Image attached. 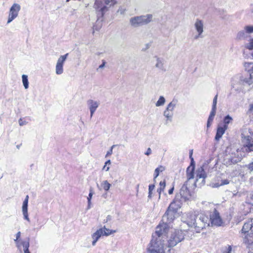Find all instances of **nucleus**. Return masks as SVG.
Segmentation results:
<instances>
[{"instance_id": "nucleus-1", "label": "nucleus", "mask_w": 253, "mask_h": 253, "mask_svg": "<svg viewBox=\"0 0 253 253\" xmlns=\"http://www.w3.org/2000/svg\"><path fill=\"white\" fill-rule=\"evenodd\" d=\"M210 217L209 218L207 216L202 213L198 215L192 214L188 218L187 224L190 227H194L197 232H200L206 226H209L210 223L212 226H219L221 225L222 219L219 213L215 209L210 214Z\"/></svg>"}, {"instance_id": "nucleus-2", "label": "nucleus", "mask_w": 253, "mask_h": 253, "mask_svg": "<svg viewBox=\"0 0 253 253\" xmlns=\"http://www.w3.org/2000/svg\"><path fill=\"white\" fill-rule=\"evenodd\" d=\"M247 153L241 151V149H236L230 147H227L225 151V159L228 160L227 164H235L240 162L243 157H245Z\"/></svg>"}, {"instance_id": "nucleus-3", "label": "nucleus", "mask_w": 253, "mask_h": 253, "mask_svg": "<svg viewBox=\"0 0 253 253\" xmlns=\"http://www.w3.org/2000/svg\"><path fill=\"white\" fill-rule=\"evenodd\" d=\"M243 146L241 151L248 154L253 151V133L247 128L243 129L241 133Z\"/></svg>"}, {"instance_id": "nucleus-4", "label": "nucleus", "mask_w": 253, "mask_h": 253, "mask_svg": "<svg viewBox=\"0 0 253 253\" xmlns=\"http://www.w3.org/2000/svg\"><path fill=\"white\" fill-rule=\"evenodd\" d=\"M117 3L116 0H96L94 4L98 17H103L109 8Z\"/></svg>"}, {"instance_id": "nucleus-5", "label": "nucleus", "mask_w": 253, "mask_h": 253, "mask_svg": "<svg viewBox=\"0 0 253 253\" xmlns=\"http://www.w3.org/2000/svg\"><path fill=\"white\" fill-rule=\"evenodd\" d=\"M252 84L251 81H249L244 74H238L235 76L231 81V86L236 91L241 92L244 89V86L246 84L251 85Z\"/></svg>"}, {"instance_id": "nucleus-6", "label": "nucleus", "mask_w": 253, "mask_h": 253, "mask_svg": "<svg viewBox=\"0 0 253 253\" xmlns=\"http://www.w3.org/2000/svg\"><path fill=\"white\" fill-rule=\"evenodd\" d=\"M164 240L161 238H155L152 235V239L148 245L147 251L149 253H165Z\"/></svg>"}, {"instance_id": "nucleus-7", "label": "nucleus", "mask_w": 253, "mask_h": 253, "mask_svg": "<svg viewBox=\"0 0 253 253\" xmlns=\"http://www.w3.org/2000/svg\"><path fill=\"white\" fill-rule=\"evenodd\" d=\"M242 233L245 237L244 242L247 244L253 242V218L248 219L244 224L242 229Z\"/></svg>"}, {"instance_id": "nucleus-8", "label": "nucleus", "mask_w": 253, "mask_h": 253, "mask_svg": "<svg viewBox=\"0 0 253 253\" xmlns=\"http://www.w3.org/2000/svg\"><path fill=\"white\" fill-rule=\"evenodd\" d=\"M153 15L150 14L134 16L129 20V23L131 26L137 28L143 25H147L152 20Z\"/></svg>"}, {"instance_id": "nucleus-9", "label": "nucleus", "mask_w": 253, "mask_h": 253, "mask_svg": "<svg viewBox=\"0 0 253 253\" xmlns=\"http://www.w3.org/2000/svg\"><path fill=\"white\" fill-rule=\"evenodd\" d=\"M184 238L183 232L182 230H176L173 232L168 240L169 247H173L178 243L181 242Z\"/></svg>"}, {"instance_id": "nucleus-10", "label": "nucleus", "mask_w": 253, "mask_h": 253, "mask_svg": "<svg viewBox=\"0 0 253 253\" xmlns=\"http://www.w3.org/2000/svg\"><path fill=\"white\" fill-rule=\"evenodd\" d=\"M116 231L110 230L104 226L103 228H101L97 230L95 233H94L91 237L93 239L92 242V246H94L96 245V242L99 239L101 236H109L113 233H115Z\"/></svg>"}, {"instance_id": "nucleus-11", "label": "nucleus", "mask_w": 253, "mask_h": 253, "mask_svg": "<svg viewBox=\"0 0 253 253\" xmlns=\"http://www.w3.org/2000/svg\"><path fill=\"white\" fill-rule=\"evenodd\" d=\"M205 167V165L200 167L198 168L196 172V179L195 182V185H196L197 183L198 182L200 179H202L201 182L199 184V185H203L205 183V178L207 177V174L205 172V169L204 167Z\"/></svg>"}, {"instance_id": "nucleus-12", "label": "nucleus", "mask_w": 253, "mask_h": 253, "mask_svg": "<svg viewBox=\"0 0 253 253\" xmlns=\"http://www.w3.org/2000/svg\"><path fill=\"white\" fill-rule=\"evenodd\" d=\"M20 8V5L18 3H14L12 5L9 12L8 18L7 22V24L10 23L17 17Z\"/></svg>"}, {"instance_id": "nucleus-13", "label": "nucleus", "mask_w": 253, "mask_h": 253, "mask_svg": "<svg viewBox=\"0 0 253 253\" xmlns=\"http://www.w3.org/2000/svg\"><path fill=\"white\" fill-rule=\"evenodd\" d=\"M168 230V225L163 223L162 224H159L157 226L155 235L157 237L156 238H160L163 239L164 236H166V233H167Z\"/></svg>"}, {"instance_id": "nucleus-14", "label": "nucleus", "mask_w": 253, "mask_h": 253, "mask_svg": "<svg viewBox=\"0 0 253 253\" xmlns=\"http://www.w3.org/2000/svg\"><path fill=\"white\" fill-rule=\"evenodd\" d=\"M244 67L248 74H244L247 79L253 83V62H244Z\"/></svg>"}, {"instance_id": "nucleus-15", "label": "nucleus", "mask_w": 253, "mask_h": 253, "mask_svg": "<svg viewBox=\"0 0 253 253\" xmlns=\"http://www.w3.org/2000/svg\"><path fill=\"white\" fill-rule=\"evenodd\" d=\"M175 213L176 212L168 209L163 216L162 221L165 224L168 225V224L171 223L174 220Z\"/></svg>"}, {"instance_id": "nucleus-16", "label": "nucleus", "mask_w": 253, "mask_h": 253, "mask_svg": "<svg viewBox=\"0 0 253 253\" xmlns=\"http://www.w3.org/2000/svg\"><path fill=\"white\" fill-rule=\"evenodd\" d=\"M179 193L182 196L184 202L189 200L191 195L187 187V182H185L182 185L181 189H180Z\"/></svg>"}, {"instance_id": "nucleus-17", "label": "nucleus", "mask_w": 253, "mask_h": 253, "mask_svg": "<svg viewBox=\"0 0 253 253\" xmlns=\"http://www.w3.org/2000/svg\"><path fill=\"white\" fill-rule=\"evenodd\" d=\"M87 105L90 111V118H91L100 105L99 101L89 99L87 101Z\"/></svg>"}, {"instance_id": "nucleus-18", "label": "nucleus", "mask_w": 253, "mask_h": 253, "mask_svg": "<svg viewBox=\"0 0 253 253\" xmlns=\"http://www.w3.org/2000/svg\"><path fill=\"white\" fill-rule=\"evenodd\" d=\"M28 203L26 201H23L22 211V213L24 216V219L26 220L27 221L30 222V218H29V215L28 212Z\"/></svg>"}, {"instance_id": "nucleus-19", "label": "nucleus", "mask_w": 253, "mask_h": 253, "mask_svg": "<svg viewBox=\"0 0 253 253\" xmlns=\"http://www.w3.org/2000/svg\"><path fill=\"white\" fill-rule=\"evenodd\" d=\"M195 28L199 35H202L203 32L204 24L202 20L200 19H197L195 24Z\"/></svg>"}, {"instance_id": "nucleus-20", "label": "nucleus", "mask_w": 253, "mask_h": 253, "mask_svg": "<svg viewBox=\"0 0 253 253\" xmlns=\"http://www.w3.org/2000/svg\"><path fill=\"white\" fill-rule=\"evenodd\" d=\"M182 204L181 203L176 202L175 201H173L170 204L168 207V209L175 212H176L181 207Z\"/></svg>"}, {"instance_id": "nucleus-21", "label": "nucleus", "mask_w": 253, "mask_h": 253, "mask_svg": "<svg viewBox=\"0 0 253 253\" xmlns=\"http://www.w3.org/2000/svg\"><path fill=\"white\" fill-rule=\"evenodd\" d=\"M227 129L226 126L218 127L217 129L216 135L215 136V140L219 141L222 137L223 134L225 133V130Z\"/></svg>"}, {"instance_id": "nucleus-22", "label": "nucleus", "mask_w": 253, "mask_h": 253, "mask_svg": "<svg viewBox=\"0 0 253 253\" xmlns=\"http://www.w3.org/2000/svg\"><path fill=\"white\" fill-rule=\"evenodd\" d=\"M195 168L193 167H188L186 170V175L188 180L194 177Z\"/></svg>"}, {"instance_id": "nucleus-23", "label": "nucleus", "mask_w": 253, "mask_h": 253, "mask_svg": "<svg viewBox=\"0 0 253 253\" xmlns=\"http://www.w3.org/2000/svg\"><path fill=\"white\" fill-rule=\"evenodd\" d=\"M164 64V60L162 58L156 57V63L155 67L162 71H166V70Z\"/></svg>"}, {"instance_id": "nucleus-24", "label": "nucleus", "mask_w": 253, "mask_h": 253, "mask_svg": "<svg viewBox=\"0 0 253 253\" xmlns=\"http://www.w3.org/2000/svg\"><path fill=\"white\" fill-rule=\"evenodd\" d=\"M177 100L173 99L167 106L166 109L170 111L171 112H173V110L176 107L177 103Z\"/></svg>"}, {"instance_id": "nucleus-25", "label": "nucleus", "mask_w": 253, "mask_h": 253, "mask_svg": "<svg viewBox=\"0 0 253 253\" xmlns=\"http://www.w3.org/2000/svg\"><path fill=\"white\" fill-rule=\"evenodd\" d=\"M69 53H66L64 55H61L57 60L56 64L59 65H62L63 66L64 63L66 61Z\"/></svg>"}, {"instance_id": "nucleus-26", "label": "nucleus", "mask_w": 253, "mask_h": 253, "mask_svg": "<svg viewBox=\"0 0 253 253\" xmlns=\"http://www.w3.org/2000/svg\"><path fill=\"white\" fill-rule=\"evenodd\" d=\"M164 170H165V168L162 166H160L155 169L154 173V181H155V179L159 176L160 172H162Z\"/></svg>"}, {"instance_id": "nucleus-27", "label": "nucleus", "mask_w": 253, "mask_h": 253, "mask_svg": "<svg viewBox=\"0 0 253 253\" xmlns=\"http://www.w3.org/2000/svg\"><path fill=\"white\" fill-rule=\"evenodd\" d=\"M22 83L24 86L25 89H27L29 87V81L28 76L26 75H23L22 76Z\"/></svg>"}, {"instance_id": "nucleus-28", "label": "nucleus", "mask_w": 253, "mask_h": 253, "mask_svg": "<svg viewBox=\"0 0 253 253\" xmlns=\"http://www.w3.org/2000/svg\"><path fill=\"white\" fill-rule=\"evenodd\" d=\"M247 38V35L244 31H239L237 33V36H236L237 39L239 40L245 39Z\"/></svg>"}, {"instance_id": "nucleus-29", "label": "nucleus", "mask_w": 253, "mask_h": 253, "mask_svg": "<svg viewBox=\"0 0 253 253\" xmlns=\"http://www.w3.org/2000/svg\"><path fill=\"white\" fill-rule=\"evenodd\" d=\"M160 187L157 190V191L159 194V198H160L161 192L162 191H164L166 187V181L165 180L163 181H161L160 182Z\"/></svg>"}, {"instance_id": "nucleus-30", "label": "nucleus", "mask_w": 253, "mask_h": 253, "mask_svg": "<svg viewBox=\"0 0 253 253\" xmlns=\"http://www.w3.org/2000/svg\"><path fill=\"white\" fill-rule=\"evenodd\" d=\"M101 185L102 186L104 190H105L106 191H108L110 189V187L111 186V184H110L107 180L103 181Z\"/></svg>"}, {"instance_id": "nucleus-31", "label": "nucleus", "mask_w": 253, "mask_h": 253, "mask_svg": "<svg viewBox=\"0 0 253 253\" xmlns=\"http://www.w3.org/2000/svg\"><path fill=\"white\" fill-rule=\"evenodd\" d=\"M173 114V112L169 111L167 109H166V110L164 112V116L168 120H171Z\"/></svg>"}, {"instance_id": "nucleus-32", "label": "nucleus", "mask_w": 253, "mask_h": 253, "mask_svg": "<svg viewBox=\"0 0 253 253\" xmlns=\"http://www.w3.org/2000/svg\"><path fill=\"white\" fill-rule=\"evenodd\" d=\"M165 102H166V99L164 98V97L163 96H161L159 97V100L156 103V106L157 107L163 106L164 105Z\"/></svg>"}, {"instance_id": "nucleus-33", "label": "nucleus", "mask_w": 253, "mask_h": 253, "mask_svg": "<svg viewBox=\"0 0 253 253\" xmlns=\"http://www.w3.org/2000/svg\"><path fill=\"white\" fill-rule=\"evenodd\" d=\"M173 200L176 202L181 203V204H182L183 202H184L182 196L179 192L175 195Z\"/></svg>"}, {"instance_id": "nucleus-34", "label": "nucleus", "mask_w": 253, "mask_h": 253, "mask_svg": "<svg viewBox=\"0 0 253 253\" xmlns=\"http://www.w3.org/2000/svg\"><path fill=\"white\" fill-rule=\"evenodd\" d=\"M55 72L57 75H61L63 73V66L56 64L55 67Z\"/></svg>"}, {"instance_id": "nucleus-35", "label": "nucleus", "mask_w": 253, "mask_h": 253, "mask_svg": "<svg viewBox=\"0 0 253 253\" xmlns=\"http://www.w3.org/2000/svg\"><path fill=\"white\" fill-rule=\"evenodd\" d=\"M232 120V118L229 115L226 116L223 120L224 126H226V128H227V125L230 123V121Z\"/></svg>"}, {"instance_id": "nucleus-36", "label": "nucleus", "mask_w": 253, "mask_h": 253, "mask_svg": "<svg viewBox=\"0 0 253 253\" xmlns=\"http://www.w3.org/2000/svg\"><path fill=\"white\" fill-rule=\"evenodd\" d=\"M245 47L249 50L253 49V38L250 39L249 42L245 44Z\"/></svg>"}, {"instance_id": "nucleus-37", "label": "nucleus", "mask_w": 253, "mask_h": 253, "mask_svg": "<svg viewBox=\"0 0 253 253\" xmlns=\"http://www.w3.org/2000/svg\"><path fill=\"white\" fill-rule=\"evenodd\" d=\"M22 246L24 248V252H30L29 250V241L27 242H22Z\"/></svg>"}, {"instance_id": "nucleus-38", "label": "nucleus", "mask_w": 253, "mask_h": 253, "mask_svg": "<svg viewBox=\"0 0 253 253\" xmlns=\"http://www.w3.org/2000/svg\"><path fill=\"white\" fill-rule=\"evenodd\" d=\"M246 32L247 33H253V26H246L244 28Z\"/></svg>"}, {"instance_id": "nucleus-39", "label": "nucleus", "mask_w": 253, "mask_h": 253, "mask_svg": "<svg viewBox=\"0 0 253 253\" xmlns=\"http://www.w3.org/2000/svg\"><path fill=\"white\" fill-rule=\"evenodd\" d=\"M229 183V181L228 179H224V180H221L220 184L217 183V184H215V185L216 187H219L220 186L227 185Z\"/></svg>"}, {"instance_id": "nucleus-40", "label": "nucleus", "mask_w": 253, "mask_h": 253, "mask_svg": "<svg viewBox=\"0 0 253 253\" xmlns=\"http://www.w3.org/2000/svg\"><path fill=\"white\" fill-rule=\"evenodd\" d=\"M155 188L154 184H151L149 185V195L148 198H151L152 197V192Z\"/></svg>"}, {"instance_id": "nucleus-41", "label": "nucleus", "mask_w": 253, "mask_h": 253, "mask_svg": "<svg viewBox=\"0 0 253 253\" xmlns=\"http://www.w3.org/2000/svg\"><path fill=\"white\" fill-rule=\"evenodd\" d=\"M245 167L249 170L250 173L253 171V162H251L250 164L246 165Z\"/></svg>"}, {"instance_id": "nucleus-42", "label": "nucleus", "mask_w": 253, "mask_h": 253, "mask_svg": "<svg viewBox=\"0 0 253 253\" xmlns=\"http://www.w3.org/2000/svg\"><path fill=\"white\" fill-rule=\"evenodd\" d=\"M217 94H216L214 97L213 98V102H212V109H216V104H217Z\"/></svg>"}, {"instance_id": "nucleus-43", "label": "nucleus", "mask_w": 253, "mask_h": 253, "mask_svg": "<svg viewBox=\"0 0 253 253\" xmlns=\"http://www.w3.org/2000/svg\"><path fill=\"white\" fill-rule=\"evenodd\" d=\"M126 11V9L123 6H121L118 10L117 12L120 13L121 14H124L125 13Z\"/></svg>"}, {"instance_id": "nucleus-44", "label": "nucleus", "mask_w": 253, "mask_h": 253, "mask_svg": "<svg viewBox=\"0 0 253 253\" xmlns=\"http://www.w3.org/2000/svg\"><path fill=\"white\" fill-rule=\"evenodd\" d=\"M19 124L20 126L26 125L27 124V122L24 121L22 119L20 118L18 121Z\"/></svg>"}, {"instance_id": "nucleus-45", "label": "nucleus", "mask_w": 253, "mask_h": 253, "mask_svg": "<svg viewBox=\"0 0 253 253\" xmlns=\"http://www.w3.org/2000/svg\"><path fill=\"white\" fill-rule=\"evenodd\" d=\"M115 146V145H113L110 148L109 150H108L107 152V154L105 156L106 157H108V156L111 155L113 153V148Z\"/></svg>"}, {"instance_id": "nucleus-46", "label": "nucleus", "mask_w": 253, "mask_h": 253, "mask_svg": "<svg viewBox=\"0 0 253 253\" xmlns=\"http://www.w3.org/2000/svg\"><path fill=\"white\" fill-rule=\"evenodd\" d=\"M216 109L212 108L209 116L214 118L216 114Z\"/></svg>"}, {"instance_id": "nucleus-47", "label": "nucleus", "mask_w": 253, "mask_h": 253, "mask_svg": "<svg viewBox=\"0 0 253 253\" xmlns=\"http://www.w3.org/2000/svg\"><path fill=\"white\" fill-rule=\"evenodd\" d=\"M93 195V192L92 189H90L89 193L88 194V196L87 197V201H91L92 197Z\"/></svg>"}, {"instance_id": "nucleus-48", "label": "nucleus", "mask_w": 253, "mask_h": 253, "mask_svg": "<svg viewBox=\"0 0 253 253\" xmlns=\"http://www.w3.org/2000/svg\"><path fill=\"white\" fill-rule=\"evenodd\" d=\"M21 235V232L20 231L18 232L16 234V239L14 240L15 242H17V240L19 239Z\"/></svg>"}, {"instance_id": "nucleus-49", "label": "nucleus", "mask_w": 253, "mask_h": 253, "mask_svg": "<svg viewBox=\"0 0 253 253\" xmlns=\"http://www.w3.org/2000/svg\"><path fill=\"white\" fill-rule=\"evenodd\" d=\"M190 160L191 163L189 167H193L195 168V164L193 158H191V159H190Z\"/></svg>"}, {"instance_id": "nucleus-50", "label": "nucleus", "mask_w": 253, "mask_h": 253, "mask_svg": "<svg viewBox=\"0 0 253 253\" xmlns=\"http://www.w3.org/2000/svg\"><path fill=\"white\" fill-rule=\"evenodd\" d=\"M232 251V247L231 246H228L227 248V251L223 253H231Z\"/></svg>"}, {"instance_id": "nucleus-51", "label": "nucleus", "mask_w": 253, "mask_h": 253, "mask_svg": "<svg viewBox=\"0 0 253 253\" xmlns=\"http://www.w3.org/2000/svg\"><path fill=\"white\" fill-rule=\"evenodd\" d=\"M152 153V150L150 148H148L146 151V152L145 153V154L147 156L150 155Z\"/></svg>"}, {"instance_id": "nucleus-52", "label": "nucleus", "mask_w": 253, "mask_h": 253, "mask_svg": "<svg viewBox=\"0 0 253 253\" xmlns=\"http://www.w3.org/2000/svg\"><path fill=\"white\" fill-rule=\"evenodd\" d=\"M174 190V186H173L169 190L168 193L169 194H172Z\"/></svg>"}, {"instance_id": "nucleus-53", "label": "nucleus", "mask_w": 253, "mask_h": 253, "mask_svg": "<svg viewBox=\"0 0 253 253\" xmlns=\"http://www.w3.org/2000/svg\"><path fill=\"white\" fill-rule=\"evenodd\" d=\"M105 62L104 61H103V63L102 64H101L98 68L97 69V70H98L99 69H102L104 68V67L105 66Z\"/></svg>"}, {"instance_id": "nucleus-54", "label": "nucleus", "mask_w": 253, "mask_h": 253, "mask_svg": "<svg viewBox=\"0 0 253 253\" xmlns=\"http://www.w3.org/2000/svg\"><path fill=\"white\" fill-rule=\"evenodd\" d=\"M213 117H209V118L208 119V122H211V123H212V121H213Z\"/></svg>"}, {"instance_id": "nucleus-55", "label": "nucleus", "mask_w": 253, "mask_h": 253, "mask_svg": "<svg viewBox=\"0 0 253 253\" xmlns=\"http://www.w3.org/2000/svg\"><path fill=\"white\" fill-rule=\"evenodd\" d=\"M203 36L202 35H199V34H198V35H196L194 37V39L197 40L199 38H202Z\"/></svg>"}, {"instance_id": "nucleus-56", "label": "nucleus", "mask_w": 253, "mask_h": 253, "mask_svg": "<svg viewBox=\"0 0 253 253\" xmlns=\"http://www.w3.org/2000/svg\"><path fill=\"white\" fill-rule=\"evenodd\" d=\"M107 165H104V166L103 167V169H105L106 171H108L109 170V167H106Z\"/></svg>"}, {"instance_id": "nucleus-57", "label": "nucleus", "mask_w": 253, "mask_h": 253, "mask_svg": "<svg viewBox=\"0 0 253 253\" xmlns=\"http://www.w3.org/2000/svg\"><path fill=\"white\" fill-rule=\"evenodd\" d=\"M111 219H112V216L110 215H108L106 217V222H107L108 221L111 220Z\"/></svg>"}, {"instance_id": "nucleus-58", "label": "nucleus", "mask_w": 253, "mask_h": 253, "mask_svg": "<svg viewBox=\"0 0 253 253\" xmlns=\"http://www.w3.org/2000/svg\"><path fill=\"white\" fill-rule=\"evenodd\" d=\"M249 111L251 112L253 111V104H251L250 105V108H249Z\"/></svg>"}, {"instance_id": "nucleus-59", "label": "nucleus", "mask_w": 253, "mask_h": 253, "mask_svg": "<svg viewBox=\"0 0 253 253\" xmlns=\"http://www.w3.org/2000/svg\"><path fill=\"white\" fill-rule=\"evenodd\" d=\"M192 155H193V150H191L190 151V152H189V158H190V159H191V158H193L192 157Z\"/></svg>"}, {"instance_id": "nucleus-60", "label": "nucleus", "mask_w": 253, "mask_h": 253, "mask_svg": "<svg viewBox=\"0 0 253 253\" xmlns=\"http://www.w3.org/2000/svg\"><path fill=\"white\" fill-rule=\"evenodd\" d=\"M91 201H87V208H90Z\"/></svg>"}, {"instance_id": "nucleus-61", "label": "nucleus", "mask_w": 253, "mask_h": 253, "mask_svg": "<svg viewBox=\"0 0 253 253\" xmlns=\"http://www.w3.org/2000/svg\"><path fill=\"white\" fill-rule=\"evenodd\" d=\"M237 195H238V196H239V197H240V196H241V194H238V192L233 193V197H234V196H237Z\"/></svg>"}, {"instance_id": "nucleus-62", "label": "nucleus", "mask_w": 253, "mask_h": 253, "mask_svg": "<svg viewBox=\"0 0 253 253\" xmlns=\"http://www.w3.org/2000/svg\"><path fill=\"white\" fill-rule=\"evenodd\" d=\"M105 165H110L111 164V161L110 160L107 161L105 163Z\"/></svg>"}, {"instance_id": "nucleus-63", "label": "nucleus", "mask_w": 253, "mask_h": 253, "mask_svg": "<svg viewBox=\"0 0 253 253\" xmlns=\"http://www.w3.org/2000/svg\"><path fill=\"white\" fill-rule=\"evenodd\" d=\"M28 200H29V196H28V195H27L26 196L25 199L24 201H26V202H27V203H28Z\"/></svg>"}, {"instance_id": "nucleus-64", "label": "nucleus", "mask_w": 253, "mask_h": 253, "mask_svg": "<svg viewBox=\"0 0 253 253\" xmlns=\"http://www.w3.org/2000/svg\"><path fill=\"white\" fill-rule=\"evenodd\" d=\"M211 123L207 121V127H209L211 126Z\"/></svg>"}]
</instances>
